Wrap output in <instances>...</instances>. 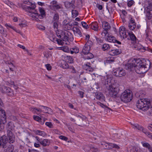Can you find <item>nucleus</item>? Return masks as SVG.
Listing matches in <instances>:
<instances>
[{"label": "nucleus", "mask_w": 152, "mask_h": 152, "mask_svg": "<svg viewBox=\"0 0 152 152\" xmlns=\"http://www.w3.org/2000/svg\"><path fill=\"white\" fill-rule=\"evenodd\" d=\"M85 56V58L86 59H90L93 58L94 57V56L93 54L91 53H88L86 54Z\"/></svg>", "instance_id": "2f4dec72"}, {"label": "nucleus", "mask_w": 152, "mask_h": 152, "mask_svg": "<svg viewBox=\"0 0 152 152\" xmlns=\"http://www.w3.org/2000/svg\"><path fill=\"white\" fill-rule=\"evenodd\" d=\"M45 66L48 70H51L52 69V67L50 64H46L45 65Z\"/></svg>", "instance_id": "e2e57ef3"}, {"label": "nucleus", "mask_w": 152, "mask_h": 152, "mask_svg": "<svg viewBox=\"0 0 152 152\" xmlns=\"http://www.w3.org/2000/svg\"><path fill=\"white\" fill-rule=\"evenodd\" d=\"M133 98V94L129 90H126L125 91L121 94L120 99L121 100L125 103H127L130 102Z\"/></svg>", "instance_id": "20e7f679"}, {"label": "nucleus", "mask_w": 152, "mask_h": 152, "mask_svg": "<svg viewBox=\"0 0 152 152\" xmlns=\"http://www.w3.org/2000/svg\"><path fill=\"white\" fill-rule=\"evenodd\" d=\"M119 34L121 38L124 39L126 38V29L123 26L120 27L119 29Z\"/></svg>", "instance_id": "f8f14e48"}, {"label": "nucleus", "mask_w": 152, "mask_h": 152, "mask_svg": "<svg viewBox=\"0 0 152 152\" xmlns=\"http://www.w3.org/2000/svg\"><path fill=\"white\" fill-rule=\"evenodd\" d=\"M65 32L62 30H57L56 32V35L59 38H61L62 36H63Z\"/></svg>", "instance_id": "cd10ccee"}, {"label": "nucleus", "mask_w": 152, "mask_h": 152, "mask_svg": "<svg viewBox=\"0 0 152 152\" xmlns=\"http://www.w3.org/2000/svg\"><path fill=\"white\" fill-rule=\"evenodd\" d=\"M135 48H136V49L137 50L142 52H144L145 50V48L140 44L137 45L136 47Z\"/></svg>", "instance_id": "a878e982"}, {"label": "nucleus", "mask_w": 152, "mask_h": 152, "mask_svg": "<svg viewBox=\"0 0 152 152\" xmlns=\"http://www.w3.org/2000/svg\"><path fill=\"white\" fill-rule=\"evenodd\" d=\"M114 60L113 58H108L105 61V63H111L114 62Z\"/></svg>", "instance_id": "5fc2aeb1"}, {"label": "nucleus", "mask_w": 152, "mask_h": 152, "mask_svg": "<svg viewBox=\"0 0 152 152\" xmlns=\"http://www.w3.org/2000/svg\"><path fill=\"white\" fill-rule=\"evenodd\" d=\"M56 41L57 42L58 44L62 45L64 44V42L63 41L62 39H56Z\"/></svg>", "instance_id": "4d7b16f0"}, {"label": "nucleus", "mask_w": 152, "mask_h": 152, "mask_svg": "<svg viewBox=\"0 0 152 152\" xmlns=\"http://www.w3.org/2000/svg\"><path fill=\"white\" fill-rule=\"evenodd\" d=\"M102 26L103 29L105 30H109L111 28L110 24L106 21L102 22Z\"/></svg>", "instance_id": "a211bd4d"}, {"label": "nucleus", "mask_w": 152, "mask_h": 152, "mask_svg": "<svg viewBox=\"0 0 152 152\" xmlns=\"http://www.w3.org/2000/svg\"><path fill=\"white\" fill-rule=\"evenodd\" d=\"M45 125L50 128H53V125L50 122H46L45 123Z\"/></svg>", "instance_id": "13d9d810"}, {"label": "nucleus", "mask_w": 152, "mask_h": 152, "mask_svg": "<svg viewBox=\"0 0 152 152\" xmlns=\"http://www.w3.org/2000/svg\"><path fill=\"white\" fill-rule=\"evenodd\" d=\"M106 89L108 91L110 95L113 97H115L116 96L119 90L118 86L112 85L106 86Z\"/></svg>", "instance_id": "39448f33"}, {"label": "nucleus", "mask_w": 152, "mask_h": 152, "mask_svg": "<svg viewBox=\"0 0 152 152\" xmlns=\"http://www.w3.org/2000/svg\"><path fill=\"white\" fill-rule=\"evenodd\" d=\"M2 91L3 92L5 93L9 96H12L14 94L13 90L10 88L7 87L5 86H2Z\"/></svg>", "instance_id": "9d476101"}, {"label": "nucleus", "mask_w": 152, "mask_h": 152, "mask_svg": "<svg viewBox=\"0 0 152 152\" xmlns=\"http://www.w3.org/2000/svg\"><path fill=\"white\" fill-rule=\"evenodd\" d=\"M62 49L65 52H67L69 51V49L67 47H63Z\"/></svg>", "instance_id": "338daca9"}, {"label": "nucleus", "mask_w": 152, "mask_h": 152, "mask_svg": "<svg viewBox=\"0 0 152 152\" xmlns=\"http://www.w3.org/2000/svg\"><path fill=\"white\" fill-rule=\"evenodd\" d=\"M23 2L24 4H27L30 5V6H29L28 7H31L32 4H33L32 3H31L29 1V0H23ZM28 7L26 6V11H27V12H28V10H28L27 9Z\"/></svg>", "instance_id": "f704fd0d"}, {"label": "nucleus", "mask_w": 152, "mask_h": 152, "mask_svg": "<svg viewBox=\"0 0 152 152\" xmlns=\"http://www.w3.org/2000/svg\"><path fill=\"white\" fill-rule=\"evenodd\" d=\"M138 149L136 147L131 146L130 147L128 150V152H137Z\"/></svg>", "instance_id": "7c9ffc66"}, {"label": "nucleus", "mask_w": 152, "mask_h": 152, "mask_svg": "<svg viewBox=\"0 0 152 152\" xmlns=\"http://www.w3.org/2000/svg\"><path fill=\"white\" fill-rule=\"evenodd\" d=\"M111 149L113 148H115L117 149H119L120 148L119 147L117 144H112L111 143Z\"/></svg>", "instance_id": "3c124183"}, {"label": "nucleus", "mask_w": 152, "mask_h": 152, "mask_svg": "<svg viewBox=\"0 0 152 152\" xmlns=\"http://www.w3.org/2000/svg\"><path fill=\"white\" fill-rule=\"evenodd\" d=\"M61 66L63 68L65 69L69 68V66L67 63L64 61H63V62L61 65Z\"/></svg>", "instance_id": "79ce46f5"}, {"label": "nucleus", "mask_w": 152, "mask_h": 152, "mask_svg": "<svg viewBox=\"0 0 152 152\" xmlns=\"http://www.w3.org/2000/svg\"><path fill=\"white\" fill-rule=\"evenodd\" d=\"M107 40L110 42H113L115 43L116 41H117V40L115 39V37L111 35H109V36L107 38Z\"/></svg>", "instance_id": "393cba45"}, {"label": "nucleus", "mask_w": 152, "mask_h": 152, "mask_svg": "<svg viewBox=\"0 0 152 152\" xmlns=\"http://www.w3.org/2000/svg\"><path fill=\"white\" fill-rule=\"evenodd\" d=\"M36 7L35 4H32L31 7H28L27 10L31 13L29 15L30 16L34 18L41 19L45 17L46 14L44 8L42 7L39 8V11L40 13V14H39L35 9Z\"/></svg>", "instance_id": "7ed1b4c3"}, {"label": "nucleus", "mask_w": 152, "mask_h": 152, "mask_svg": "<svg viewBox=\"0 0 152 152\" xmlns=\"http://www.w3.org/2000/svg\"><path fill=\"white\" fill-rule=\"evenodd\" d=\"M78 14V12L76 10H72V15L73 17H75Z\"/></svg>", "instance_id": "09e8293b"}, {"label": "nucleus", "mask_w": 152, "mask_h": 152, "mask_svg": "<svg viewBox=\"0 0 152 152\" xmlns=\"http://www.w3.org/2000/svg\"><path fill=\"white\" fill-rule=\"evenodd\" d=\"M59 16L58 13H56L53 17L52 21H58Z\"/></svg>", "instance_id": "c756f323"}, {"label": "nucleus", "mask_w": 152, "mask_h": 152, "mask_svg": "<svg viewBox=\"0 0 152 152\" xmlns=\"http://www.w3.org/2000/svg\"><path fill=\"white\" fill-rule=\"evenodd\" d=\"M126 74V72L124 69L119 68L115 70L113 75L116 77H122L125 76Z\"/></svg>", "instance_id": "1a4fd4ad"}, {"label": "nucleus", "mask_w": 152, "mask_h": 152, "mask_svg": "<svg viewBox=\"0 0 152 152\" xmlns=\"http://www.w3.org/2000/svg\"><path fill=\"white\" fill-rule=\"evenodd\" d=\"M6 148L4 150L5 152H15L14 151V146L12 145H9L7 146L6 145V147L4 148Z\"/></svg>", "instance_id": "f3484780"}, {"label": "nucleus", "mask_w": 152, "mask_h": 152, "mask_svg": "<svg viewBox=\"0 0 152 152\" xmlns=\"http://www.w3.org/2000/svg\"><path fill=\"white\" fill-rule=\"evenodd\" d=\"M70 51L71 54H73L74 53H76L79 52V50L77 47H75L74 48L71 49H70Z\"/></svg>", "instance_id": "72a5a7b5"}, {"label": "nucleus", "mask_w": 152, "mask_h": 152, "mask_svg": "<svg viewBox=\"0 0 152 152\" xmlns=\"http://www.w3.org/2000/svg\"><path fill=\"white\" fill-rule=\"evenodd\" d=\"M81 24L84 28L87 29L88 28V25L85 22H82Z\"/></svg>", "instance_id": "6e6d98bb"}, {"label": "nucleus", "mask_w": 152, "mask_h": 152, "mask_svg": "<svg viewBox=\"0 0 152 152\" xmlns=\"http://www.w3.org/2000/svg\"><path fill=\"white\" fill-rule=\"evenodd\" d=\"M142 131L143 133H144L149 138H150L152 135V134L148 132L146 130L144 129L143 127H142L141 130H140Z\"/></svg>", "instance_id": "c85d7f7f"}, {"label": "nucleus", "mask_w": 152, "mask_h": 152, "mask_svg": "<svg viewBox=\"0 0 152 152\" xmlns=\"http://www.w3.org/2000/svg\"><path fill=\"white\" fill-rule=\"evenodd\" d=\"M72 30L74 34H77L79 37H81L82 36V33L80 30L77 27H74L73 28Z\"/></svg>", "instance_id": "5701e85b"}, {"label": "nucleus", "mask_w": 152, "mask_h": 152, "mask_svg": "<svg viewBox=\"0 0 152 152\" xmlns=\"http://www.w3.org/2000/svg\"><path fill=\"white\" fill-rule=\"evenodd\" d=\"M35 133L37 134L42 136H44L46 135L44 132L38 130L35 131Z\"/></svg>", "instance_id": "c9c22d12"}, {"label": "nucleus", "mask_w": 152, "mask_h": 152, "mask_svg": "<svg viewBox=\"0 0 152 152\" xmlns=\"http://www.w3.org/2000/svg\"><path fill=\"white\" fill-rule=\"evenodd\" d=\"M96 98L101 101L104 100V96L103 94L100 92H96L95 93Z\"/></svg>", "instance_id": "4468645a"}, {"label": "nucleus", "mask_w": 152, "mask_h": 152, "mask_svg": "<svg viewBox=\"0 0 152 152\" xmlns=\"http://www.w3.org/2000/svg\"><path fill=\"white\" fill-rule=\"evenodd\" d=\"M89 28L95 31H97L98 26L96 22H94L91 23L89 25Z\"/></svg>", "instance_id": "dca6fc26"}, {"label": "nucleus", "mask_w": 152, "mask_h": 152, "mask_svg": "<svg viewBox=\"0 0 152 152\" xmlns=\"http://www.w3.org/2000/svg\"><path fill=\"white\" fill-rule=\"evenodd\" d=\"M96 103L99 106L102 107V108H109L107 107L106 106L104 105L103 104L101 103L100 102H96Z\"/></svg>", "instance_id": "de8ad7c7"}, {"label": "nucleus", "mask_w": 152, "mask_h": 152, "mask_svg": "<svg viewBox=\"0 0 152 152\" xmlns=\"http://www.w3.org/2000/svg\"><path fill=\"white\" fill-rule=\"evenodd\" d=\"M131 125L133 126V128H136L139 130H141L142 126H140L137 124H132L131 123Z\"/></svg>", "instance_id": "e433bc0d"}, {"label": "nucleus", "mask_w": 152, "mask_h": 152, "mask_svg": "<svg viewBox=\"0 0 152 152\" xmlns=\"http://www.w3.org/2000/svg\"><path fill=\"white\" fill-rule=\"evenodd\" d=\"M150 62L148 60L135 59L129 61L126 65V69L130 70L134 68L136 72L139 74H142L147 72L149 69Z\"/></svg>", "instance_id": "f257e3e1"}, {"label": "nucleus", "mask_w": 152, "mask_h": 152, "mask_svg": "<svg viewBox=\"0 0 152 152\" xmlns=\"http://www.w3.org/2000/svg\"><path fill=\"white\" fill-rule=\"evenodd\" d=\"M33 118L35 120L40 122V121L42 120V117L41 116V117H40L39 116L37 115H34Z\"/></svg>", "instance_id": "a19ab883"}, {"label": "nucleus", "mask_w": 152, "mask_h": 152, "mask_svg": "<svg viewBox=\"0 0 152 152\" xmlns=\"http://www.w3.org/2000/svg\"><path fill=\"white\" fill-rule=\"evenodd\" d=\"M96 41L98 43L100 44L101 43H102L103 42V40L99 38H98L96 37Z\"/></svg>", "instance_id": "69168bd1"}, {"label": "nucleus", "mask_w": 152, "mask_h": 152, "mask_svg": "<svg viewBox=\"0 0 152 152\" xmlns=\"http://www.w3.org/2000/svg\"><path fill=\"white\" fill-rule=\"evenodd\" d=\"M129 29L131 30H133L136 27L135 23L134 20L131 18L130 20V23L129 25Z\"/></svg>", "instance_id": "2eb2a0df"}, {"label": "nucleus", "mask_w": 152, "mask_h": 152, "mask_svg": "<svg viewBox=\"0 0 152 152\" xmlns=\"http://www.w3.org/2000/svg\"><path fill=\"white\" fill-rule=\"evenodd\" d=\"M121 53L118 49L111 50L109 51V53L111 56H115L120 54Z\"/></svg>", "instance_id": "6ab92c4d"}, {"label": "nucleus", "mask_w": 152, "mask_h": 152, "mask_svg": "<svg viewBox=\"0 0 152 152\" xmlns=\"http://www.w3.org/2000/svg\"><path fill=\"white\" fill-rule=\"evenodd\" d=\"M84 68L87 71L92 72L93 71V69L91 67L90 64L89 63H88L85 64L84 66Z\"/></svg>", "instance_id": "412c9836"}, {"label": "nucleus", "mask_w": 152, "mask_h": 152, "mask_svg": "<svg viewBox=\"0 0 152 152\" xmlns=\"http://www.w3.org/2000/svg\"><path fill=\"white\" fill-rule=\"evenodd\" d=\"M111 143L108 144L105 142H103L102 145L103 147L106 149H111Z\"/></svg>", "instance_id": "bb28decb"}, {"label": "nucleus", "mask_w": 152, "mask_h": 152, "mask_svg": "<svg viewBox=\"0 0 152 152\" xmlns=\"http://www.w3.org/2000/svg\"><path fill=\"white\" fill-rule=\"evenodd\" d=\"M130 39L133 41H134L136 39V38L135 36L132 32L129 33L128 34Z\"/></svg>", "instance_id": "473e14b6"}, {"label": "nucleus", "mask_w": 152, "mask_h": 152, "mask_svg": "<svg viewBox=\"0 0 152 152\" xmlns=\"http://www.w3.org/2000/svg\"><path fill=\"white\" fill-rule=\"evenodd\" d=\"M59 138L63 140H64L65 141H66L68 139V138L67 137L63 135L60 136L59 137Z\"/></svg>", "instance_id": "0e129e2a"}, {"label": "nucleus", "mask_w": 152, "mask_h": 152, "mask_svg": "<svg viewBox=\"0 0 152 152\" xmlns=\"http://www.w3.org/2000/svg\"><path fill=\"white\" fill-rule=\"evenodd\" d=\"M145 13L147 18L150 20L152 17V3H148L147 7L145 9Z\"/></svg>", "instance_id": "0eeeda50"}, {"label": "nucleus", "mask_w": 152, "mask_h": 152, "mask_svg": "<svg viewBox=\"0 0 152 152\" xmlns=\"http://www.w3.org/2000/svg\"><path fill=\"white\" fill-rule=\"evenodd\" d=\"M108 31V30H104L102 33V35L103 36L105 37L106 38H107L109 35L107 32Z\"/></svg>", "instance_id": "37998d69"}, {"label": "nucleus", "mask_w": 152, "mask_h": 152, "mask_svg": "<svg viewBox=\"0 0 152 152\" xmlns=\"http://www.w3.org/2000/svg\"><path fill=\"white\" fill-rule=\"evenodd\" d=\"M91 75L89 74H86L83 77V78L85 80H89L90 77L91 76Z\"/></svg>", "instance_id": "603ef678"}, {"label": "nucleus", "mask_w": 152, "mask_h": 152, "mask_svg": "<svg viewBox=\"0 0 152 152\" xmlns=\"http://www.w3.org/2000/svg\"><path fill=\"white\" fill-rule=\"evenodd\" d=\"M0 118H1L2 122L4 124L6 122V116L5 111L0 108Z\"/></svg>", "instance_id": "ddd939ff"}, {"label": "nucleus", "mask_w": 152, "mask_h": 152, "mask_svg": "<svg viewBox=\"0 0 152 152\" xmlns=\"http://www.w3.org/2000/svg\"><path fill=\"white\" fill-rule=\"evenodd\" d=\"M57 2L56 0H53L50 3V5L49 7L50 8L53 10H58L61 8L60 4H57Z\"/></svg>", "instance_id": "6e6552de"}, {"label": "nucleus", "mask_w": 152, "mask_h": 152, "mask_svg": "<svg viewBox=\"0 0 152 152\" xmlns=\"http://www.w3.org/2000/svg\"><path fill=\"white\" fill-rule=\"evenodd\" d=\"M42 111L40 109H37L36 107L34 108L33 110V112L35 113L37 115H39V113H38L37 112H41Z\"/></svg>", "instance_id": "8fccbe9b"}, {"label": "nucleus", "mask_w": 152, "mask_h": 152, "mask_svg": "<svg viewBox=\"0 0 152 152\" xmlns=\"http://www.w3.org/2000/svg\"><path fill=\"white\" fill-rule=\"evenodd\" d=\"M67 59H68V62L69 63L71 64L73 63V58L70 56H69L67 57Z\"/></svg>", "instance_id": "864d4df0"}, {"label": "nucleus", "mask_w": 152, "mask_h": 152, "mask_svg": "<svg viewBox=\"0 0 152 152\" xmlns=\"http://www.w3.org/2000/svg\"><path fill=\"white\" fill-rule=\"evenodd\" d=\"M79 94L80 95V97L81 98L83 97L84 92L82 91H79L78 92Z\"/></svg>", "instance_id": "774afa93"}, {"label": "nucleus", "mask_w": 152, "mask_h": 152, "mask_svg": "<svg viewBox=\"0 0 152 152\" xmlns=\"http://www.w3.org/2000/svg\"><path fill=\"white\" fill-rule=\"evenodd\" d=\"M134 3L133 0H131L128 1V6L129 7H131Z\"/></svg>", "instance_id": "052dcab7"}, {"label": "nucleus", "mask_w": 152, "mask_h": 152, "mask_svg": "<svg viewBox=\"0 0 152 152\" xmlns=\"http://www.w3.org/2000/svg\"><path fill=\"white\" fill-rule=\"evenodd\" d=\"M90 50V47L89 46L85 44L83 49L82 52L84 54H86L89 53Z\"/></svg>", "instance_id": "4be33fe9"}, {"label": "nucleus", "mask_w": 152, "mask_h": 152, "mask_svg": "<svg viewBox=\"0 0 152 152\" xmlns=\"http://www.w3.org/2000/svg\"><path fill=\"white\" fill-rule=\"evenodd\" d=\"M141 143L142 144V146L146 148H147L148 147V145L150 144L148 142H142Z\"/></svg>", "instance_id": "680f3d73"}, {"label": "nucleus", "mask_w": 152, "mask_h": 152, "mask_svg": "<svg viewBox=\"0 0 152 152\" xmlns=\"http://www.w3.org/2000/svg\"><path fill=\"white\" fill-rule=\"evenodd\" d=\"M15 126L12 122H9L7 124V135L8 137L5 135L0 137V148H5L6 144L8 142L10 143H13L15 141V137L12 131L14 130Z\"/></svg>", "instance_id": "f03ea898"}, {"label": "nucleus", "mask_w": 152, "mask_h": 152, "mask_svg": "<svg viewBox=\"0 0 152 152\" xmlns=\"http://www.w3.org/2000/svg\"><path fill=\"white\" fill-rule=\"evenodd\" d=\"M145 40L149 43L152 42L151 37L148 33H146L145 34Z\"/></svg>", "instance_id": "4c0bfd02"}, {"label": "nucleus", "mask_w": 152, "mask_h": 152, "mask_svg": "<svg viewBox=\"0 0 152 152\" xmlns=\"http://www.w3.org/2000/svg\"><path fill=\"white\" fill-rule=\"evenodd\" d=\"M58 21H52V23L53 24V27L54 29H57L58 28Z\"/></svg>", "instance_id": "a18cd8bd"}, {"label": "nucleus", "mask_w": 152, "mask_h": 152, "mask_svg": "<svg viewBox=\"0 0 152 152\" xmlns=\"http://www.w3.org/2000/svg\"><path fill=\"white\" fill-rule=\"evenodd\" d=\"M110 48L109 45L107 44H104L102 47V49L104 50H108Z\"/></svg>", "instance_id": "c03bdc74"}, {"label": "nucleus", "mask_w": 152, "mask_h": 152, "mask_svg": "<svg viewBox=\"0 0 152 152\" xmlns=\"http://www.w3.org/2000/svg\"><path fill=\"white\" fill-rule=\"evenodd\" d=\"M64 36L62 38V39L64 41H66L68 40L71 39L73 38V36L72 34L69 32H65L64 34L63 35Z\"/></svg>", "instance_id": "9b49d317"}, {"label": "nucleus", "mask_w": 152, "mask_h": 152, "mask_svg": "<svg viewBox=\"0 0 152 152\" xmlns=\"http://www.w3.org/2000/svg\"><path fill=\"white\" fill-rule=\"evenodd\" d=\"M37 28L39 29L44 30L45 29V27L41 25H39L37 26Z\"/></svg>", "instance_id": "bf43d9fd"}, {"label": "nucleus", "mask_w": 152, "mask_h": 152, "mask_svg": "<svg viewBox=\"0 0 152 152\" xmlns=\"http://www.w3.org/2000/svg\"><path fill=\"white\" fill-rule=\"evenodd\" d=\"M0 33L3 34L5 37L7 36V34L5 33L3 28L1 25H0Z\"/></svg>", "instance_id": "ea45409f"}, {"label": "nucleus", "mask_w": 152, "mask_h": 152, "mask_svg": "<svg viewBox=\"0 0 152 152\" xmlns=\"http://www.w3.org/2000/svg\"><path fill=\"white\" fill-rule=\"evenodd\" d=\"M40 143L44 146H48L50 143V141L47 139H45L40 141Z\"/></svg>", "instance_id": "aec40b11"}, {"label": "nucleus", "mask_w": 152, "mask_h": 152, "mask_svg": "<svg viewBox=\"0 0 152 152\" xmlns=\"http://www.w3.org/2000/svg\"><path fill=\"white\" fill-rule=\"evenodd\" d=\"M3 1L10 7H12L11 6L14 5L12 2H10L8 0H3Z\"/></svg>", "instance_id": "58836bf2"}, {"label": "nucleus", "mask_w": 152, "mask_h": 152, "mask_svg": "<svg viewBox=\"0 0 152 152\" xmlns=\"http://www.w3.org/2000/svg\"><path fill=\"white\" fill-rule=\"evenodd\" d=\"M75 115L77 117L76 120L72 118H70V119L71 121L74 122H75V124L79 126H80L83 120L86 118V117L85 116L82 115L81 116L77 114H76Z\"/></svg>", "instance_id": "423d86ee"}, {"label": "nucleus", "mask_w": 152, "mask_h": 152, "mask_svg": "<svg viewBox=\"0 0 152 152\" xmlns=\"http://www.w3.org/2000/svg\"><path fill=\"white\" fill-rule=\"evenodd\" d=\"M74 1H72L71 2L66 1L64 3V5L66 8L72 7L73 8L74 6Z\"/></svg>", "instance_id": "b1692460"}, {"label": "nucleus", "mask_w": 152, "mask_h": 152, "mask_svg": "<svg viewBox=\"0 0 152 152\" xmlns=\"http://www.w3.org/2000/svg\"><path fill=\"white\" fill-rule=\"evenodd\" d=\"M111 79L110 78H108L105 81V84L106 85V86H108L109 85H111Z\"/></svg>", "instance_id": "49530a36"}]
</instances>
